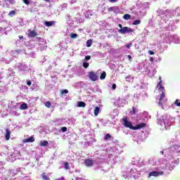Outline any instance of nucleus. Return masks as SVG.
<instances>
[{"mask_svg":"<svg viewBox=\"0 0 180 180\" xmlns=\"http://www.w3.org/2000/svg\"><path fill=\"white\" fill-rule=\"evenodd\" d=\"M123 125L124 127H127L128 129H131V130H140V129H143V127H146L147 124L146 122H142L139 124H137L135 127H133V124L131 122L128 120L127 117L122 118Z\"/></svg>","mask_w":180,"mask_h":180,"instance_id":"1","label":"nucleus"},{"mask_svg":"<svg viewBox=\"0 0 180 180\" xmlns=\"http://www.w3.org/2000/svg\"><path fill=\"white\" fill-rule=\"evenodd\" d=\"M118 27H120V30H118V32L121 34H126V33H133V32H134V30L129 27H124L122 24H119L118 25Z\"/></svg>","mask_w":180,"mask_h":180,"instance_id":"2","label":"nucleus"},{"mask_svg":"<svg viewBox=\"0 0 180 180\" xmlns=\"http://www.w3.org/2000/svg\"><path fill=\"white\" fill-rule=\"evenodd\" d=\"M89 78L91 79V81H93V82L98 81V73L95 72H89Z\"/></svg>","mask_w":180,"mask_h":180,"instance_id":"3","label":"nucleus"},{"mask_svg":"<svg viewBox=\"0 0 180 180\" xmlns=\"http://www.w3.org/2000/svg\"><path fill=\"white\" fill-rule=\"evenodd\" d=\"M159 175H164L163 172H150L148 174V178H151V176H159Z\"/></svg>","mask_w":180,"mask_h":180,"instance_id":"4","label":"nucleus"},{"mask_svg":"<svg viewBox=\"0 0 180 180\" xmlns=\"http://www.w3.org/2000/svg\"><path fill=\"white\" fill-rule=\"evenodd\" d=\"M27 36L31 39H33V37H36V36H37V32L34 30H29Z\"/></svg>","mask_w":180,"mask_h":180,"instance_id":"5","label":"nucleus"},{"mask_svg":"<svg viewBox=\"0 0 180 180\" xmlns=\"http://www.w3.org/2000/svg\"><path fill=\"white\" fill-rule=\"evenodd\" d=\"M84 165H86V167H92V165H94V160L91 159L84 160Z\"/></svg>","mask_w":180,"mask_h":180,"instance_id":"6","label":"nucleus"},{"mask_svg":"<svg viewBox=\"0 0 180 180\" xmlns=\"http://www.w3.org/2000/svg\"><path fill=\"white\" fill-rule=\"evenodd\" d=\"M164 98H165V90H163L162 91V94L160 95V98L159 100V106H162V99H164Z\"/></svg>","mask_w":180,"mask_h":180,"instance_id":"7","label":"nucleus"},{"mask_svg":"<svg viewBox=\"0 0 180 180\" xmlns=\"http://www.w3.org/2000/svg\"><path fill=\"white\" fill-rule=\"evenodd\" d=\"M5 139L7 141H8L11 139V130L9 129H6Z\"/></svg>","mask_w":180,"mask_h":180,"instance_id":"8","label":"nucleus"},{"mask_svg":"<svg viewBox=\"0 0 180 180\" xmlns=\"http://www.w3.org/2000/svg\"><path fill=\"white\" fill-rule=\"evenodd\" d=\"M34 137L31 136L30 138H27L26 139L23 140V143H34Z\"/></svg>","mask_w":180,"mask_h":180,"instance_id":"9","label":"nucleus"},{"mask_svg":"<svg viewBox=\"0 0 180 180\" xmlns=\"http://www.w3.org/2000/svg\"><path fill=\"white\" fill-rule=\"evenodd\" d=\"M29 107L27 106V104L26 103H23L22 104L20 105V109L21 110H26Z\"/></svg>","mask_w":180,"mask_h":180,"instance_id":"10","label":"nucleus"},{"mask_svg":"<svg viewBox=\"0 0 180 180\" xmlns=\"http://www.w3.org/2000/svg\"><path fill=\"white\" fill-rule=\"evenodd\" d=\"M41 178L43 180H50V177L45 172L41 174Z\"/></svg>","mask_w":180,"mask_h":180,"instance_id":"11","label":"nucleus"},{"mask_svg":"<svg viewBox=\"0 0 180 180\" xmlns=\"http://www.w3.org/2000/svg\"><path fill=\"white\" fill-rule=\"evenodd\" d=\"M78 108H85L86 106V104L84 101H79L77 103Z\"/></svg>","mask_w":180,"mask_h":180,"instance_id":"12","label":"nucleus"},{"mask_svg":"<svg viewBox=\"0 0 180 180\" xmlns=\"http://www.w3.org/2000/svg\"><path fill=\"white\" fill-rule=\"evenodd\" d=\"M44 25H46L47 27H50V26H53V25H54V21H46Z\"/></svg>","mask_w":180,"mask_h":180,"instance_id":"13","label":"nucleus"},{"mask_svg":"<svg viewBox=\"0 0 180 180\" xmlns=\"http://www.w3.org/2000/svg\"><path fill=\"white\" fill-rule=\"evenodd\" d=\"M161 84H162V80H160L159 82V83L158 84L157 88H159V89H162V91H165L164 89V86H162V85Z\"/></svg>","mask_w":180,"mask_h":180,"instance_id":"14","label":"nucleus"},{"mask_svg":"<svg viewBox=\"0 0 180 180\" xmlns=\"http://www.w3.org/2000/svg\"><path fill=\"white\" fill-rule=\"evenodd\" d=\"M99 112H101V108H99V107H96V108L94 109L95 116H98V115H99Z\"/></svg>","mask_w":180,"mask_h":180,"instance_id":"15","label":"nucleus"},{"mask_svg":"<svg viewBox=\"0 0 180 180\" xmlns=\"http://www.w3.org/2000/svg\"><path fill=\"white\" fill-rule=\"evenodd\" d=\"M123 19H124L125 20H129V19H131V15H130L129 14H124L123 15Z\"/></svg>","mask_w":180,"mask_h":180,"instance_id":"16","label":"nucleus"},{"mask_svg":"<svg viewBox=\"0 0 180 180\" xmlns=\"http://www.w3.org/2000/svg\"><path fill=\"white\" fill-rule=\"evenodd\" d=\"M40 146H41L42 147H46L49 146V142L47 141H41Z\"/></svg>","mask_w":180,"mask_h":180,"instance_id":"17","label":"nucleus"},{"mask_svg":"<svg viewBox=\"0 0 180 180\" xmlns=\"http://www.w3.org/2000/svg\"><path fill=\"white\" fill-rule=\"evenodd\" d=\"M16 15V11H11V12L8 13V16L11 18L15 16Z\"/></svg>","mask_w":180,"mask_h":180,"instance_id":"18","label":"nucleus"},{"mask_svg":"<svg viewBox=\"0 0 180 180\" xmlns=\"http://www.w3.org/2000/svg\"><path fill=\"white\" fill-rule=\"evenodd\" d=\"M106 78V72H103L100 76L101 79H105Z\"/></svg>","mask_w":180,"mask_h":180,"instance_id":"19","label":"nucleus"},{"mask_svg":"<svg viewBox=\"0 0 180 180\" xmlns=\"http://www.w3.org/2000/svg\"><path fill=\"white\" fill-rule=\"evenodd\" d=\"M140 23H141V21L140 20H136L132 23V25H134V26H137V25H140Z\"/></svg>","mask_w":180,"mask_h":180,"instance_id":"20","label":"nucleus"},{"mask_svg":"<svg viewBox=\"0 0 180 180\" xmlns=\"http://www.w3.org/2000/svg\"><path fill=\"white\" fill-rule=\"evenodd\" d=\"M86 46L87 47H91V46H92V39H89L86 41Z\"/></svg>","mask_w":180,"mask_h":180,"instance_id":"21","label":"nucleus"},{"mask_svg":"<svg viewBox=\"0 0 180 180\" xmlns=\"http://www.w3.org/2000/svg\"><path fill=\"white\" fill-rule=\"evenodd\" d=\"M64 167H65V169H70V165L68 164V162H65L64 163Z\"/></svg>","mask_w":180,"mask_h":180,"instance_id":"22","label":"nucleus"},{"mask_svg":"<svg viewBox=\"0 0 180 180\" xmlns=\"http://www.w3.org/2000/svg\"><path fill=\"white\" fill-rule=\"evenodd\" d=\"M174 105L176 106H179V108H180V101L176 99L175 101H174Z\"/></svg>","mask_w":180,"mask_h":180,"instance_id":"23","label":"nucleus"},{"mask_svg":"<svg viewBox=\"0 0 180 180\" xmlns=\"http://www.w3.org/2000/svg\"><path fill=\"white\" fill-rule=\"evenodd\" d=\"M112 136L110 135L109 134H105V136H104V140H108V139H111Z\"/></svg>","mask_w":180,"mask_h":180,"instance_id":"24","label":"nucleus"},{"mask_svg":"<svg viewBox=\"0 0 180 180\" xmlns=\"http://www.w3.org/2000/svg\"><path fill=\"white\" fill-rule=\"evenodd\" d=\"M70 37L71 39H77V37H78V34H70Z\"/></svg>","mask_w":180,"mask_h":180,"instance_id":"25","label":"nucleus"},{"mask_svg":"<svg viewBox=\"0 0 180 180\" xmlns=\"http://www.w3.org/2000/svg\"><path fill=\"white\" fill-rule=\"evenodd\" d=\"M45 106L46 108H51V103H50V101L46 102L45 103Z\"/></svg>","mask_w":180,"mask_h":180,"instance_id":"26","label":"nucleus"},{"mask_svg":"<svg viewBox=\"0 0 180 180\" xmlns=\"http://www.w3.org/2000/svg\"><path fill=\"white\" fill-rule=\"evenodd\" d=\"M6 2H8V4H11V5L15 4V0H6Z\"/></svg>","mask_w":180,"mask_h":180,"instance_id":"27","label":"nucleus"},{"mask_svg":"<svg viewBox=\"0 0 180 180\" xmlns=\"http://www.w3.org/2000/svg\"><path fill=\"white\" fill-rule=\"evenodd\" d=\"M83 67H84V68H88V67H89V63L84 62L83 63Z\"/></svg>","mask_w":180,"mask_h":180,"instance_id":"28","label":"nucleus"},{"mask_svg":"<svg viewBox=\"0 0 180 180\" xmlns=\"http://www.w3.org/2000/svg\"><path fill=\"white\" fill-rule=\"evenodd\" d=\"M61 95H64V94H68V90L64 89L60 91Z\"/></svg>","mask_w":180,"mask_h":180,"instance_id":"29","label":"nucleus"},{"mask_svg":"<svg viewBox=\"0 0 180 180\" xmlns=\"http://www.w3.org/2000/svg\"><path fill=\"white\" fill-rule=\"evenodd\" d=\"M131 115H136V108L134 107L132 108V110L130 112Z\"/></svg>","mask_w":180,"mask_h":180,"instance_id":"30","label":"nucleus"},{"mask_svg":"<svg viewBox=\"0 0 180 180\" xmlns=\"http://www.w3.org/2000/svg\"><path fill=\"white\" fill-rule=\"evenodd\" d=\"M61 131L63 132V133H65V131H67V127H63L61 128Z\"/></svg>","mask_w":180,"mask_h":180,"instance_id":"31","label":"nucleus"},{"mask_svg":"<svg viewBox=\"0 0 180 180\" xmlns=\"http://www.w3.org/2000/svg\"><path fill=\"white\" fill-rule=\"evenodd\" d=\"M22 2H24L25 5H29V4H30V2H29V0H22Z\"/></svg>","mask_w":180,"mask_h":180,"instance_id":"32","label":"nucleus"},{"mask_svg":"<svg viewBox=\"0 0 180 180\" xmlns=\"http://www.w3.org/2000/svg\"><path fill=\"white\" fill-rule=\"evenodd\" d=\"M85 60H86V61L91 60V56H86L85 57Z\"/></svg>","mask_w":180,"mask_h":180,"instance_id":"33","label":"nucleus"},{"mask_svg":"<svg viewBox=\"0 0 180 180\" xmlns=\"http://www.w3.org/2000/svg\"><path fill=\"white\" fill-rule=\"evenodd\" d=\"M148 53H149V54H150V56H154V52H153V51L149 50V51H148Z\"/></svg>","mask_w":180,"mask_h":180,"instance_id":"34","label":"nucleus"},{"mask_svg":"<svg viewBox=\"0 0 180 180\" xmlns=\"http://www.w3.org/2000/svg\"><path fill=\"white\" fill-rule=\"evenodd\" d=\"M125 47H127V49H130V47H131V44H127Z\"/></svg>","mask_w":180,"mask_h":180,"instance_id":"35","label":"nucleus"},{"mask_svg":"<svg viewBox=\"0 0 180 180\" xmlns=\"http://www.w3.org/2000/svg\"><path fill=\"white\" fill-rule=\"evenodd\" d=\"M112 89H113V90L116 89V84H112Z\"/></svg>","mask_w":180,"mask_h":180,"instance_id":"36","label":"nucleus"},{"mask_svg":"<svg viewBox=\"0 0 180 180\" xmlns=\"http://www.w3.org/2000/svg\"><path fill=\"white\" fill-rule=\"evenodd\" d=\"M27 85H28V86H30V85H32V82L27 81Z\"/></svg>","mask_w":180,"mask_h":180,"instance_id":"37","label":"nucleus"},{"mask_svg":"<svg viewBox=\"0 0 180 180\" xmlns=\"http://www.w3.org/2000/svg\"><path fill=\"white\" fill-rule=\"evenodd\" d=\"M128 59L129 61H131V56L129 55L128 56Z\"/></svg>","mask_w":180,"mask_h":180,"instance_id":"38","label":"nucleus"},{"mask_svg":"<svg viewBox=\"0 0 180 180\" xmlns=\"http://www.w3.org/2000/svg\"><path fill=\"white\" fill-rule=\"evenodd\" d=\"M108 11H110V12H112V11H113V7H110V8H108Z\"/></svg>","mask_w":180,"mask_h":180,"instance_id":"39","label":"nucleus"},{"mask_svg":"<svg viewBox=\"0 0 180 180\" xmlns=\"http://www.w3.org/2000/svg\"><path fill=\"white\" fill-rule=\"evenodd\" d=\"M19 39H23V36H22V35H19Z\"/></svg>","mask_w":180,"mask_h":180,"instance_id":"40","label":"nucleus"},{"mask_svg":"<svg viewBox=\"0 0 180 180\" xmlns=\"http://www.w3.org/2000/svg\"><path fill=\"white\" fill-rule=\"evenodd\" d=\"M2 30H4V27H0V32H2Z\"/></svg>","mask_w":180,"mask_h":180,"instance_id":"41","label":"nucleus"},{"mask_svg":"<svg viewBox=\"0 0 180 180\" xmlns=\"http://www.w3.org/2000/svg\"><path fill=\"white\" fill-rule=\"evenodd\" d=\"M110 2H116V0H110Z\"/></svg>","mask_w":180,"mask_h":180,"instance_id":"42","label":"nucleus"},{"mask_svg":"<svg viewBox=\"0 0 180 180\" xmlns=\"http://www.w3.org/2000/svg\"><path fill=\"white\" fill-rule=\"evenodd\" d=\"M161 154H164V151H160Z\"/></svg>","mask_w":180,"mask_h":180,"instance_id":"43","label":"nucleus"},{"mask_svg":"<svg viewBox=\"0 0 180 180\" xmlns=\"http://www.w3.org/2000/svg\"><path fill=\"white\" fill-rule=\"evenodd\" d=\"M159 79L161 81V76L159 77Z\"/></svg>","mask_w":180,"mask_h":180,"instance_id":"44","label":"nucleus"},{"mask_svg":"<svg viewBox=\"0 0 180 180\" xmlns=\"http://www.w3.org/2000/svg\"><path fill=\"white\" fill-rule=\"evenodd\" d=\"M38 40H41V38H40V37H39V38H38Z\"/></svg>","mask_w":180,"mask_h":180,"instance_id":"45","label":"nucleus"}]
</instances>
